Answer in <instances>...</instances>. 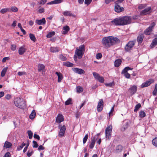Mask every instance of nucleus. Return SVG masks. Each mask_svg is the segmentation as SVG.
<instances>
[{"label":"nucleus","mask_w":157,"mask_h":157,"mask_svg":"<svg viewBox=\"0 0 157 157\" xmlns=\"http://www.w3.org/2000/svg\"><path fill=\"white\" fill-rule=\"evenodd\" d=\"M119 41L117 38L112 36L105 37L102 40V43L104 46L106 48H109Z\"/></svg>","instance_id":"1"},{"label":"nucleus","mask_w":157,"mask_h":157,"mask_svg":"<svg viewBox=\"0 0 157 157\" xmlns=\"http://www.w3.org/2000/svg\"><path fill=\"white\" fill-rule=\"evenodd\" d=\"M85 51V46L84 45H82L79 47L76 48L75 51V54L77 55L78 58L81 59L84 54Z\"/></svg>","instance_id":"2"},{"label":"nucleus","mask_w":157,"mask_h":157,"mask_svg":"<svg viewBox=\"0 0 157 157\" xmlns=\"http://www.w3.org/2000/svg\"><path fill=\"white\" fill-rule=\"evenodd\" d=\"M14 103L17 107L21 109H23L25 107V101L22 98H17L14 99Z\"/></svg>","instance_id":"3"},{"label":"nucleus","mask_w":157,"mask_h":157,"mask_svg":"<svg viewBox=\"0 0 157 157\" xmlns=\"http://www.w3.org/2000/svg\"><path fill=\"white\" fill-rule=\"evenodd\" d=\"M122 25H126L131 23L132 18L131 17L125 16L121 17Z\"/></svg>","instance_id":"4"},{"label":"nucleus","mask_w":157,"mask_h":157,"mask_svg":"<svg viewBox=\"0 0 157 157\" xmlns=\"http://www.w3.org/2000/svg\"><path fill=\"white\" fill-rule=\"evenodd\" d=\"M112 126L110 125L108 126L105 130V136L107 139H109L111 137Z\"/></svg>","instance_id":"5"},{"label":"nucleus","mask_w":157,"mask_h":157,"mask_svg":"<svg viewBox=\"0 0 157 157\" xmlns=\"http://www.w3.org/2000/svg\"><path fill=\"white\" fill-rule=\"evenodd\" d=\"M155 25V23L154 22H152L150 26L144 31V33L147 35H150L152 31V29Z\"/></svg>","instance_id":"6"},{"label":"nucleus","mask_w":157,"mask_h":157,"mask_svg":"<svg viewBox=\"0 0 157 157\" xmlns=\"http://www.w3.org/2000/svg\"><path fill=\"white\" fill-rule=\"evenodd\" d=\"M59 128L60 129V131L59 134V136L60 137L64 136L66 129L65 125H63V126L59 125Z\"/></svg>","instance_id":"7"},{"label":"nucleus","mask_w":157,"mask_h":157,"mask_svg":"<svg viewBox=\"0 0 157 157\" xmlns=\"http://www.w3.org/2000/svg\"><path fill=\"white\" fill-rule=\"evenodd\" d=\"M93 75L95 78L101 83H103L104 82V79L103 77L100 76L99 75L95 72L93 73Z\"/></svg>","instance_id":"8"},{"label":"nucleus","mask_w":157,"mask_h":157,"mask_svg":"<svg viewBox=\"0 0 157 157\" xmlns=\"http://www.w3.org/2000/svg\"><path fill=\"white\" fill-rule=\"evenodd\" d=\"M135 45V43L133 41H130L127 44L125 47V49L127 51H128L132 49Z\"/></svg>","instance_id":"9"},{"label":"nucleus","mask_w":157,"mask_h":157,"mask_svg":"<svg viewBox=\"0 0 157 157\" xmlns=\"http://www.w3.org/2000/svg\"><path fill=\"white\" fill-rule=\"evenodd\" d=\"M111 22L113 24L116 25H122L121 17L114 19Z\"/></svg>","instance_id":"10"},{"label":"nucleus","mask_w":157,"mask_h":157,"mask_svg":"<svg viewBox=\"0 0 157 157\" xmlns=\"http://www.w3.org/2000/svg\"><path fill=\"white\" fill-rule=\"evenodd\" d=\"M137 88V86L136 85L131 86L128 89V91L131 95H133L136 93Z\"/></svg>","instance_id":"11"},{"label":"nucleus","mask_w":157,"mask_h":157,"mask_svg":"<svg viewBox=\"0 0 157 157\" xmlns=\"http://www.w3.org/2000/svg\"><path fill=\"white\" fill-rule=\"evenodd\" d=\"M151 10V7H149L144 10H143L140 12V14L141 15H145L150 13Z\"/></svg>","instance_id":"12"},{"label":"nucleus","mask_w":157,"mask_h":157,"mask_svg":"<svg viewBox=\"0 0 157 157\" xmlns=\"http://www.w3.org/2000/svg\"><path fill=\"white\" fill-rule=\"evenodd\" d=\"M103 101L102 99H101L98 102L97 106V111L98 112H101L102 110L103 107Z\"/></svg>","instance_id":"13"},{"label":"nucleus","mask_w":157,"mask_h":157,"mask_svg":"<svg viewBox=\"0 0 157 157\" xmlns=\"http://www.w3.org/2000/svg\"><path fill=\"white\" fill-rule=\"evenodd\" d=\"M154 80L153 79H150L148 81L146 82L143 83L141 86V88L146 87L149 86L151 83L153 82Z\"/></svg>","instance_id":"14"},{"label":"nucleus","mask_w":157,"mask_h":157,"mask_svg":"<svg viewBox=\"0 0 157 157\" xmlns=\"http://www.w3.org/2000/svg\"><path fill=\"white\" fill-rule=\"evenodd\" d=\"M64 118L62 114H59L56 117V122L59 124L63 121Z\"/></svg>","instance_id":"15"},{"label":"nucleus","mask_w":157,"mask_h":157,"mask_svg":"<svg viewBox=\"0 0 157 157\" xmlns=\"http://www.w3.org/2000/svg\"><path fill=\"white\" fill-rule=\"evenodd\" d=\"M115 11L117 13H120L122 11L124 10V8L122 7H121L118 4H115Z\"/></svg>","instance_id":"16"},{"label":"nucleus","mask_w":157,"mask_h":157,"mask_svg":"<svg viewBox=\"0 0 157 157\" xmlns=\"http://www.w3.org/2000/svg\"><path fill=\"white\" fill-rule=\"evenodd\" d=\"M46 20L44 18H43L42 19L36 20L35 22L38 25H42L45 24L46 23Z\"/></svg>","instance_id":"17"},{"label":"nucleus","mask_w":157,"mask_h":157,"mask_svg":"<svg viewBox=\"0 0 157 157\" xmlns=\"http://www.w3.org/2000/svg\"><path fill=\"white\" fill-rule=\"evenodd\" d=\"M63 14L65 16H71L73 17H75V16L73 14L71 11L66 10L63 12Z\"/></svg>","instance_id":"18"},{"label":"nucleus","mask_w":157,"mask_h":157,"mask_svg":"<svg viewBox=\"0 0 157 157\" xmlns=\"http://www.w3.org/2000/svg\"><path fill=\"white\" fill-rule=\"evenodd\" d=\"M73 71L78 74H84L85 71L81 69H79L77 68H72Z\"/></svg>","instance_id":"19"},{"label":"nucleus","mask_w":157,"mask_h":157,"mask_svg":"<svg viewBox=\"0 0 157 157\" xmlns=\"http://www.w3.org/2000/svg\"><path fill=\"white\" fill-rule=\"evenodd\" d=\"M95 142V138L93 137L91 138V142L90 143L89 147L90 149L93 148Z\"/></svg>","instance_id":"20"},{"label":"nucleus","mask_w":157,"mask_h":157,"mask_svg":"<svg viewBox=\"0 0 157 157\" xmlns=\"http://www.w3.org/2000/svg\"><path fill=\"white\" fill-rule=\"evenodd\" d=\"M130 121L128 120H125L123 121L122 128H124V130L127 128L129 126Z\"/></svg>","instance_id":"21"},{"label":"nucleus","mask_w":157,"mask_h":157,"mask_svg":"<svg viewBox=\"0 0 157 157\" xmlns=\"http://www.w3.org/2000/svg\"><path fill=\"white\" fill-rule=\"evenodd\" d=\"M26 50V48L25 46H22L20 47L18 50V53L20 55H22L24 53Z\"/></svg>","instance_id":"22"},{"label":"nucleus","mask_w":157,"mask_h":157,"mask_svg":"<svg viewBox=\"0 0 157 157\" xmlns=\"http://www.w3.org/2000/svg\"><path fill=\"white\" fill-rule=\"evenodd\" d=\"M70 28L68 26L66 25L64 26L63 28L62 34H67Z\"/></svg>","instance_id":"23"},{"label":"nucleus","mask_w":157,"mask_h":157,"mask_svg":"<svg viewBox=\"0 0 157 157\" xmlns=\"http://www.w3.org/2000/svg\"><path fill=\"white\" fill-rule=\"evenodd\" d=\"M56 74L57 75L58 77V82H61V80L63 78V76L61 74L60 72H56Z\"/></svg>","instance_id":"24"},{"label":"nucleus","mask_w":157,"mask_h":157,"mask_svg":"<svg viewBox=\"0 0 157 157\" xmlns=\"http://www.w3.org/2000/svg\"><path fill=\"white\" fill-rule=\"evenodd\" d=\"M63 1V0H55L47 3V5L55 4L60 3Z\"/></svg>","instance_id":"25"},{"label":"nucleus","mask_w":157,"mask_h":157,"mask_svg":"<svg viewBox=\"0 0 157 157\" xmlns=\"http://www.w3.org/2000/svg\"><path fill=\"white\" fill-rule=\"evenodd\" d=\"M59 50V48L57 47H52L50 49V52L53 53L58 52Z\"/></svg>","instance_id":"26"},{"label":"nucleus","mask_w":157,"mask_h":157,"mask_svg":"<svg viewBox=\"0 0 157 157\" xmlns=\"http://www.w3.org/2000/svg\"><path fill=\"white\" fill-rule=\"evenodd\" d=\"M121 63V60L120 59L116 60L114 62V66L116 67H118Z\"/></svg>","instance_id":"27"},{"label":"nucleus","mask_w":157,"mask_h":157,"mask_svg":"<svg viewBox=\"0 0 157 157\" xmlns=\"http://www.w3.org/2000/svg\"><path fill=\"white\" fill-rule=\"evenodd\" d=\"M157 44V38H155L152 41L150 45L151 48L154 47Z\"/></svg>","instance_id":"28"},{"label":"nucleus","mask_w":157,"mask_h":157,"mask_svg":"<svg viewBox=\"0 0 157 157\" xmlns=\"http://www.w3.org/2000/svg\"><path fill=\"white\" fill-rule=\"evenodd\" d=\"M12 146V144L8 142V141H6L4 144V147L6 148H8L11 147Z\"/></svg>","instance_id":"29"},{"label":"nucleus","mask_w":157,"mask_h":157,"mask_svg":"<svg viewBox=\"0 0 157 157\" xmlns=\"http://www.w3.org/2000/svg\"><path fill=\"white\" fill-rule=\"evenodd\" d=\"M144 38V36L143 35H140L137 38V40L139 43H141L142 42Z\"/></svg>","instance_id":"30"},{"label":"nucleus","mask_w":157,"mask_h":157,"mask_svg":"<svg viewBox=\"0 0 157 157\" xmlns=\"http://www.w3.org/2000/svg\"><path fill=\"white\" fill-rule=\"evenodd\" d=\"M122 149V148L121 146L119 145L116 147L115 152L116 153H118L121 151Z\"/></svg>","instance_id":"31"},{"label":"nucleus","mask_w":157,"mask_h":157,"mask_svg":"<svg viewBox=\"0 0 157 157\" xmlns=\"http://www.w3.org/2000/svg\"><path fill=\"white\" fill-rule=\"evenodd\" d=\"M44 8L41 7L40 6L38 7L37 12L38 13H44Z\"/></svg>","instance_id":"32"},{"label":"nucleus","mask_w":157,"mask_h":157,"mask_svg":"<svg viewBox=\"0 0 157 157\" xmlns=\"http://www.w3.org/2000/svg\"><path fill=\"white\" fill-rule=\"evenodd\" d=\"M8 69V67H6L4 68L2 71L1 73V76L2 77H4L5 76V74L7 71Z\"/></svg>","instance_id":"33"},{"label":"nucleus","mask_w":157,"mask_h":157,"mask_svg":"<svg viewBox=\"0 0 157 157\" xmlns=\"http://www.w3.org/2000/svg\"><path fill=\"white\" fill-rule=\"evenodd\" d=\"M36 116V112L34 110H33L30 114L29 117L31 119H33Z\"/></svg>","instance_id":"34"},{"label":"nucleus","mask_w":157,"mask_h":157,"mask_svg":"<svg viewBox=\"0 0 157 157\" xmlns=\"http://www.w3.org/2000/svg\"><path fill=\"white\" fill-rule=\"evenodd\" d=\"M63 65L67 67H72L73 66L74 64L70 62H67L64 63Z\"/></svg>","instance_id":"35"},{"label":"nucleus","mask_w":157,"mask_h":157,"mask_svg":"<svg viewBox=\"0 0 157 157\" xmlns=\"http://www.w3.org/2000/svg\"><path fill=\"white\" fill-rule=\"evenodd\" d=\"M136 135L135 134H133L131 136V140L132 142V143H134L136 141Z\"/></svg>","instance_id":"36"},{"label":"nucleus","mask_w":157,"mask_h":157,"mask_svg":"<svg viewBox=\"0 0 157 157\" xmlns=\"http://www.w3.org/2000/svg\"><path fill=\"white\" fill-rule=\"evenodd\" d=\"M55 34L54 32H49L46 36V37L50 38L54 36Z\"/></svg>","instance_id":"37"},{"label":"nucleus","mask_w":157,"mask_h":157,"mask_svg":"<svg viewBox=\"0 0 157 157\" xmlns=\"http://www.w3.org/2000/svg\"><path fill=\"white\" fill-rule=\"evenodd\" d=\"M44 68V66L42 64H39L38 67V70L39 71H42Z\"/></svg>","instance_id":"38"},{"label":"nucleus","mask_w":157,"mask_h":157,"mask_svg":"<svg viewBox=\"0 0 157 157\" xmlns=\"http://www.w3.org/2000/svg\"><path fill=\"white\" fill-rule=\"evenodd\" d=\"M29 36L30 39L32 40L34 42H35L36 41V38L34 35L30 33L29 34Z\"/></svg>","instance_id":"39"},{"label":"nucleus","mask_w":157,"mask_h":157,"mask_svg":"<svg viewBox=\"0 0 157 157\" xmlns=\"http://www.w3.org/2000/svg\"><path fill=\"white\" fill-rule=\"evenodd\" d=\"M10 10L12 12H16L18 11V9L15 6H12L11 7Z\"/></svg>","instance_id":"40"},{"label":"nucleus","mask_w":157,"mask_h":157,"mask_svg":"<svg viewBox=\"0 0 157 157\" xmlns=\"http://www.w3.org/2000/svg\"><path fill=\"white\" fill-rule=\"evenodd\" d=\"M71 104L72 99L71 98H69L65 103V104L66 105H68Z\"/></svg>","instance_id":"41"},{"label":"nucleus","mask_w":157,"mask_h":157,"mask_svg":"<svg viewBox=\"0 0 157 157\" xmlns=\"http://www.w3.org/2000/svg\"><path fill=\"white\" fill-rule=\"evenodd\" d=\"M146 116L145 113L143 111H141L139 113V116L141 118H143L144 117Z\"/></svg>","instance_id":"42"},{"label":"nucleus","mask_w":157,"mask_h":157,"mask_svg":"<svg viewBox=\"0 0 157 157\" xmlns=\"http://www.w3.org/2000/svg\"><path fill=\"white\" fill-rule=\"evenodd\" d=\"M122 74H123L127 78H129L130 77V74L127 73V72H122Z\"/></svg>","instance_id":"43"},{"label":"nucleus","mask_w":157,"mask_h":157,"mask_svg":"<svg viewBox=\"0 0 157 157\" xmlns=\"http://www.w3.org/2000/svg\"><path fill=\"white\" fill-rule=\"evenodd\" d=\"M29 139H31L33 137V133L30 130H29L27 132Z\"/></svg>","instance_id":"44"},{"label":"nucleus","mask_w":157,"mask_h":157,"mask_svg":"<svg viewBox=\"0 0 157 157\" xmlns=\"http://www.w3.org/2000/svg\"><path fill=\"white\" fill-rule=\"evenodd\" d=\"M152 142L153 145L157 147V137H155L154 139L152 141Z\"/></svg>","instance_id":"45"},{"label":"nucleus","mask_w":157,"mask_h":157,"mask_svg":"<svg viewBox=\"0 0 157 157\" xmlns=\"http://www.w3.org/2000/svg\"><path fill=\"white\" fill-rule=\"evenodd\" d=\"M10 10L8 8H5L2 9L1 11L0 12L2 13H5L9 11Z\"/></svg>","instance_id":"46"},{"label":"nucleus","mask_w":157,"mask_h":157,"mask_svg":"<svg viewBox=\"0 0 157 157\" xmlns=\"http://www.w3.org/2000/svg\"><path fill=\"white\" fill-rule=\"evenodd\" d=\"M141 104L140 103L138 104L137 105H136L135 106V108L134 109V111L135 112L137 111L141 107Z\"/></svg>","instance_id":"47"},{"label":"nucleus","mask_w":157,"mask_h":157,"mask_svg":"<svg viewBox=\"0 0 157 157\" xmlns=\"http://www.w3.org/2000/svg\"><path fill=\"white\" fill-rule=\"evenodd\" d=\"M76 89L77 92L78 93L82 92L83 90V88L80 86H78Z\"/></svg>","instance_id":"48"},{"label":"nucleus","mask_w":157,"mask_h":157,"mask_svg":"<svg viewBox=\"0 0 157 157\" xmlns=\"http://www.w3.org/2000/svg\"><path fill=\"white\" fill-rule=\"evenodd\" d=\"M47 0H41L38 2V3L39 4L44 5L47 2Z\"/></svg>","instance_id":"49"},{"label":"nucleus","mask_w":157,"mask_h":157,"mask_svg":"<svg viewBox=\"0 0 157 157\" xmlns=\"http://www.w3.org/2000/svg\"><path fill=\"white\" fill-rule=\"evenodd\" d=\"M146 6V5L145 4H140L138 6V8L139 9L141 10L145 8Z\"/></svg>","instance_id":"50"},{"label":"nucleus","mask_w":157,"mask_h":157,"mask_svg":"<svg viewBox=\"0 0 157 157\" xmlns=\"http://www.w3.org/2000/svg\"><path fill=\"white\" fill-rule=\"evenodd\" d=\"M26 144L25 143H22V144L20 146H18L17 147V150H21L23 147Z\"/></svg>","instance_id":"51"},{"label":"nucleus","mask_w":157,"mask_h":157,"mask_svg":"<svg viewBox=\"0 0 157 157\" xmlns=\"http://www.w3.org/2000/svg\"><path fill=\"white\" fill-rule=\"evenodd\" d=\"M88 134H86L85 135V137H84L83 139V143L84 144H85L86 143V141L88 139Z\"/></svg>","instance_id":"52"},{"label":"nucleus","mask_w":157,"mask_h":157,"mask_svg":"<svg viewBox=\"0 0 157 157\" xmlns=\"http://www.w3.org/2000/svg\"><path fill=\"white\" fill-rule=\"evenodd\" d=\"M105 84L106 86L112 87V86H114V83L113 82H112L110 83H105Z\"/></svg>","instance_id":"53"},{"label":"nucleus","mask_w":157,"mask_h":157,"mask_svg":"<svg viewBox=\"0 0 157 157\" xmlns=\"http://www.w3.org/2000/svg\"><path fill=\"white\" fill-rule=\"evenodd\" d=\"M114 105L113 107L112 108L110 111L109 112V117H110L111 116H112L113 115L112 113L114 111Z\"/></svg>","instance_id":"54"},{"label":"nucleus","mask_w":157,"mask_h":157,"mask_svg":"<svg viewBox=\"0 0 157 157\" xmlns=\"http://www.w3.org/2000/svg\"><path fill=\"white\" fill-rule=\"evenodd\" d=\"M92 0H85L84 3L87 6L89 5L91 2Z\"/></svg>","instance_id":"55"},{"label":"nucleus","mask_w":157,"mask_h":157,"mask_svg":"<svg viewBox=\"0 0 157 157\" xmlns=\"http://www.w3.org/2000/svg\"><path fill=\"white\" fill-rule=\"evenodd\" d=\"M33 147L34 148H36L38 147V145L37 142L35 141H33Z\"/></svg>","instance_id":"56"},{"label":"nucleus","mask_w":157,"mask_h":157,"mask_svg":"<svg viewBox=\"0 0 157 157\" xmlns=\"http://www.w3.org/2000/svg\"><path fill=\"white\" fill-rule=\"evenodd\" d=\"M17 74L19 76H21L23 75H25L26 74V73L25 71L19 72H18Z\"/></svg>","instance_id":"57"},{"label":"nucleus","mask_w":157,"mask_h":157,"mask_svg":"<svg viewBox=\"0 0 157 157\" xmlns=\"http://www.w3.org/2000/svg\"><path fill=\"white\" fill-rule=\"evenodd\" d=\"M124 0H117L115 2V4L119 5L123 2Z\"/></svg>","instance_id":"58"},{"label":"nucleus","mask_w":157,"mask_h":157,"mask_svg":"<svg viewBox=\"0 0 157 157\" xmlns=\"http://www.w3.org/2000/svg\"><path fill=\"white\" fill-rule=\"evenodd\" d=\"M102 54L100 53H98L97 54L96 56V58L98 59H101L102 57Z\"/></svg>","instance_id":"59"},{"label":"nucleus","mask_w":157,"mask_h":157,"mask_svg":"<svg viewBox=\"0 0 157 157\" xmlns=\"http://www.w3.org/2000/svg\"><path fill=\"white\" fill-rule=\"evenodd\" d=\"M132 68L130 69L129 67H127L124 68V69L122 71V72H127L129 70H132Z\"/></svg>","instance_id":"60"},{"label":"nucleus","mask_w":157,"mask_h":157,"mask_svg":"<svg viewBox=\"0 0 157 157\" xmlns=\"http://www.w3.org/2000/svg\"><path fill=\"white\" fill-rule=\"evenodd\" d=\"M16 45H15L12 44L11 45V49L12 51H14L16 49Z\"/></svg>","instance_id":"61"},{"label":"nucleus","mask_w":157,"mask_h":157,"mask_svg":"<svg viewBox=\"0 0 157 157\" xmlns=\"http://www.w3.org/2000/svg\"><path fill=\"white\" fill-rule=\"evenodd\" d=\"M60 59L63 61L67 60V58L65 57L64 56L62 55H60Z\"/></svg>","instance_id":"62"},{"label":"nucleus","mask_w":157,"mask_h":157,"mask_svg":"<svg viewBox=\"0 0 157 157\" xmlns=\"http://www.w3.org/2000/svg\"><path fill=\"white\" fill-rule=\"evenodd\" d=\"M34 138L37 139L38 140L40 139V137L39 135H37L36 133H35L34 135Z\"/></svg>","instance_id":"63"},{"label":"nucleus","mask_w":157,"mask_h":157,"mask_svg":"<svg viewBox=\"0 0 157 157\" xmlns=\"http://www.w3.org/2000/svg\"><path fill=\"white\" fill-rule=\"evenodd\" d=\"M11 155L10 152H6L5 155L3 157H10Z\"/></svg>","instance_id":"64"}]
</instances>
